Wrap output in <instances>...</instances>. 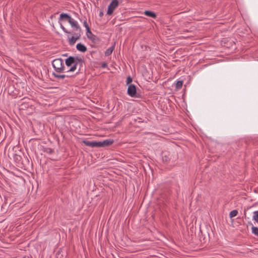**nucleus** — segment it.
Wrapping results in <instances>:
<instances>
[{"mask_svg": "<svg viewBox=\"0 0 258 258\" xmlns=\"http://www.w3.org/2000/svg\"><path fill=\"white\" fill-rule=\"evenodd\" d=\"M53 66L56 71V72L53 73V75L55 77L60 78H64L66 76L64 75H58V73L72 72H74L76 69V66H66V67L64 66H59L60 67H57L56 66Z\"/></svg>", "mask_w": 258, "mask_h": 258, "instance_id": "1", "label": "nucleus"}, {"mask_svg": "<svg viewBox=\"0 0 258 258\" xmlns=\"http://www.w3.org/2000/svg\"><path fill=\"white\" fill-rule=\"evenodd\" d=\"M119 5V0H112L108 7L107 14L111 15Z\"/></svg>", "mask_w": 258, "mask_h": 258, "instance_id": "2", "label": "nucleus"}, {"mask_svg": "<svg viewBox=\"0 0 258 258\" xmlns=\"http://www.w3.org/2000/svg\"><path fill=\"white\" fill-rule=\"evenodd\" d=\"M136 88L134 85L128 86L127 89V94L131 97H134L136 95Z\"/></svg>", "mask_w": 258, "mask_h": 258, "instance_id": "3", "label": "nucleus"}, {"mask_svg": "<svg viewBox=\"0 0 258 258\" xmlns=\"http://www.w3.org/2000/svg\"><path fill=\"white\" fill-rule=\"evenodd\" d=\"M111 140H106L102 142H97V147H106L111 145L113 143Z\"/></svg>", "mask_w": 258, "mask_h": 258, "instance_id": "4", "label": "nucleus"}, {"mask_svg": "<svg viewBox=\"0 0 258 258\" xmlns=\"http://www.w3.org/2000/svg\"><path fill=\"white\" fill-rule=\"evenodd\" d=\"M68 22L70 23L72 27L75 29L76 30H80V27L78 23L73 18H71L68 21Z\"/></svg>", "mask_w": 258, "mask_h": 258, "instance_id": "5", "label": "nucleus"}, {"mask_svg": "<svg viewBox=\"0 0 258 258\" xmlns=\"http://www.w3.org/2000/svg\"><path fill=\"white\" fill-rule=\"evenodd\" d=\"M84 144L87 146L91 147H97V142H90L88 141H84L83 142Z\"/></svg>", "mask_w": 258, "mask_h": 258, "instance_id": "6", "label": "nucleus"}, {"mask_svg": "<svg viewBox=\"0 0 258 258\" xmlns=\"http://www.w3.org/2000/svg\"><path fill=\"white\" fill-rule=\"evenodd\" d=\"M76 48L79 51H80L83 52H84L87 50L86 47L84 44L81 43L77 44Z\"/></svg>", "mask_w": 258, "mask_h": 258, "instance_id": "7", "label": "nucleus"}, {"mask_svg": "<svg viewBox=\"0 0 258 258\" xmlns=\"http://www.w3.org/2000/svg\"><path fill=\"white\" fill-rule=\"evenodd\" d=\"M79 36H77L76 37L75 36H72L71 37H69V44L71 45H73L76 42V41L79 39Z\"/></svg>", "mask_w": 258, "mask_h": 258, "instance_id": "8", "label": "nucleus"}, {"mask_svg": "<svg viewBox=\"0 0 258 258\" xmlns=\"http://www.w3.org/2000/svg\"><path fill=\"white\" fill-rule=\"evenodd\" d=\"M144 14L147 16L154 18L156 17V14L154 12H152V11H146L144 12Z\"/></svg>", "mask_w": 258, "mask_h": 258, "instance_id": "9", "label": "nucleus"}, {"mask_svg": "<svg viewBox=\"0 0 258 258\" xmlns=\"http://www.w3.org/2000/svg\"><path fill=\"white\" fill-rule=\"evenodd\" d=\"M63 60L61 58H58L54 59L52 64H63Z\"/></svg>", "mask_w": 258, "mask_h": 258, "instance_id": "10", "label": "nucleus"}, {"mask_svg": "<svg viewBox=\"0 0 258 258\" xmlns=\"http://www.w3.org/2000/svg\"><path fill=\"white\" fill-rule=\"evenodd\" d=\"M72 17L66 13H61L60 15V19L63 20V19H66L68 21Z\"/></svg>", "mask_w": 258, "mask_h": 258, "instance_id": "11", "label": "nucleus"}, {"mask_svg": "<svg viewBox=\"0 0 258 258\" xmlns=\"http://www.w3.org/2000/svg\"><path fill=\"white\" fill-rule=\"evenodd\" d=\"M66 64H72L75 62L74 57L70 56L65 60Z\"/></svg>", "mask_w": 258, "mask_h": 258, "instance_id": "12", "label": "nucleus"}, {"mask_svg": "<svg viewBox=\"0 0 258 258\" xmlns=\"http://www.w3.org/2000/svg\"><path fill=\"white\" fill-rule=\"evenodd\" d=\"M183 85V81H178L175 84V89L176 90H180Z\"/></svg>", "mask_w": 258, "mask_h": 258, "instance_id": "13", "label": "nucleus"}, {"mask_svg": "<svg viewBox=\"0 0 258 258\" xmlns=\"http://www.w3.org/2000/svg\"><path fill=\"white\" fill-rule=\"evenodd\" d=\"M113 49H114V47L113 46H112V47H110L108 48L105 51V55L106 56H108V55H110L112 53V51L113 50Z\"/></svg>", "mask_w": 258, "mask_h": 258, "instance_id": "14", "label": "nucleus"}, {"mask_svg": "<svg viewBox=\"0 0 258 258\" xmlns=\"http://www.w3.org/2000/svg\"><path fill=\"white\" fill-rule=\"evenodd\" d=\"M238 214V211L236 210H233L230 212L229 216L231 218L235 217Z\"/></svg>", "mask_w": 258, "mask_h": 258, "instance_id": "15", "label": "nucleus"}, {"mask_svg": "<svg viewBox=\"0 0 258 258\" xmlns=\"http://www.w3.org/2000/svg\"><path fill=\"white\" fill-rule=\"evenodd\" d=\"M253 219L258 223V211H254L253 213Z\"/></svg>", "mask_w": 258, "mask_h": 258, "instance_id": "16", "label": "nucleus"}, {"mask_svg": "<svg viewBox=\"0 0 258 258\" xmlns=\"http://www.w3.org/2000/svg\"><path fill=\"white\" fill-rule=\"evenodd\" d=\"M252 232L253 234L258 236V228L253 226L252 227Z\"/></svg>", "mask_w": 258, "mask_h": 258, "instance_id": "17", "label": "nucleus"}, {"mask_svg": "<svg viewBox=\"0 0 258 258\" xmlns=\"http://www.w3.org/2000/svg\"><path fill=\"white\" fill-rule=\"evenodd\" d=\"M83 25L86 28V29L87 30L88 32L91 33V31L90 30V28H89V25H88L87 22L86 21H84Z\"/></svg>", "mask_w": 258, "mask_h": 258, "instance_id": "18", "label": "nucleus"}, {"mask_svg": "<svg viewBox=\"0 0 258 258\" xmlns=\"http://www.w3.org/2000/svg\"><path fill=\"white\" fill-rule=\"evenodd\" d=\"M60 28L63 31V32H65L66 33H68V34L71 33V32L68 31L62 24H60Z\"/></svg>", "mask_w": 258, "mask_h": 258, "instance_id": "19", "label": "nucleus"}, {"mask_svg": "<svg viewBox=\"0 0 258 258\" xmlns=\"http://www.w3.org/2000/svg\"><path fill=\"white\" fill-rule=\"evenodd\" d=\"M132 78L130 76H128L126 79V84L129 85L131 83H132Z\"/></svg>", "mask_w": 258, "mask_h": 258, "instance_id": "20", "label": "nucleus"}, {"mask_svg": "<svg viewBox=\"0 0 258 258\" xmlns=\"http://www.w3.org/2000/svg\"><path fill=\"white\" fill-rule=\"evenodd\" d=\"M103 15V12H100V13H99V16H100V17H102Z\"/></svg>", "mask_w": 258, "mask_h": 258, "instance_id": "21", "label": "nucleus"}, {"mask_svg": "<svg viewBox=\"0 0 258 258\" xmlns=\"http://www.w3.org/2000/svg\"><path fill=\"white\" fill-rule=\"evenodd\" d=\"M103 68H105L106 66L103 65L101 66Z\"/></svg>", "mask_w": 258, "mask_h": 258, "instance_id": "22", "label": "nucleus"}]
</instances>
